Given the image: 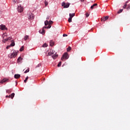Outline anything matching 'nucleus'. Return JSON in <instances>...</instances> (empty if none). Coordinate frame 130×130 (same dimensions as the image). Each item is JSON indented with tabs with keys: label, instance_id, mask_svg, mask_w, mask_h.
I'll return each mask as SVG.
<instances>
[{
	"label": "nucleus",
	"instance_id": "393cba45",
	"mask_svg": "<svg viewBox=\"0 0 130 130\" xmlns=\"http://www.w3.org/2000/svg\"><path fill=\"white\" fill-rule=\"evenodd\" d=\"M17 60L18 62H20L22 60V58L20 57H18Z\"/></svg>",
	"mask_w": 130,
	"mask_h": 130
},
{
	"label": "nucleus",
	"instance_id": "ea45409f",
	"mask_svg": "<svg viewBox=\"0 0 130 130\" xmlns=\"http://www.w3.org/2000/svg\"><path fill=\"white\" fill-rule=\"evenodd\" d=\"M6 98H11L10 95H6Z\"/></svg>",
	"mask_w": 130,
	"mask_h": 130
},
{
	"label": "nucleus",
	"instance_id": "20e7f679",
	"mask_svg": "<svg viewBox=\"0 0 130 130\" xmlns=\"http://www.w3.org/2000/svg\"><path fill=\"white\" fill-rule=\"evenodd\" d=\"M64 59H68V54L67 53H65V54H64V55H63V56L61 57V60L63 61L64 60Z\"/></svg>",
	"mask_w": 130,
	"mask_h": 130
},
{
	"label": "nucleus",
	"instance_id": "79ce46f5",
	"mask_svg": "<svg viewBox=\"0 0 130 130\" xmlns=\"http://www.w3.org/2000/svg\"><path fill=\"white\" fill-rule=\"evenodd\" d=\"M68 37V35L67 34L63 35V37Z\"/></svg>",
	"mask_w": 130,
	"mask_h": 130
},
{
	"label": "nucleus",
	"instance_id": "473e14b6",
	"mask_svg": "<svg viewBox=\"0 0 130 130\" xmlns=\"http://www.w3.org/2000/svg\"><path fill=\"white\" fill-rule=\"evenodd\" d=\"M126 9H127V10L130 9V5H127Z\"/></svg>",
	"mask_w": 130,
	"mask_h": 130
},
{
	"label": "nucleus",
	"instance_id": "423d86ee",
	"mask_svg": "<svg viewBox=\"0 0 130 130\" xmlns=\"http://www.w3.org/2000/svg\"><path fill=\"white\" fill-rule=\"evenodd\" d=\"M28 18L30 20H33V19H34V15L31 13H29V16H28Z\"/></svg>",
	"mask_w": 130,
	"mask_h": 130
},
{
	"label": "nucleus",
	"instance_id": "37998d69",
	"mask_svg": "<svg viewBox=\"0 0 130 130\" xmlns=\"http://www.w3.org/2000/svg\"><path fill=\"white\" fill-rule=\"evenodd\" d=\"M40 67H41V64H38V65L37 66V68Z\"/></svg>",
	"mask_w": 130,
	"mask_h": 130
},
{
	"label": "nucleus",
	"instance_id": "f257e3e1",
	"mask_svg": "<svg viewBox=\"0 0 130 130\" xmlns=\"http://www.w3.org/2000/svg\"><path fill=\"white\" fill-rule=\"evenodd\" d=\"M53 54H54V55L52 56V58H53V59H56L57 58V57H58V55L56 54V53H55V51H53L52 50H50V52H49V53L48 54L47 56H51ZM55 54H56V55H55Z\"/></svg>",
	"mask_w": 130,
	"mask_h": 130
},
{
	"label": "nucleus",
	"instance_id": "ddd939ff",
	"mask_svg": "<svg viewBox=\"0 0 130 130\" xmlns=\"http://www.w3.org/2000/svg\"><path fill=\"white\" fill-rule=\"evenodd\" d=\"M15 45V43H14V40H12V43L10 44V46L12 47H14Z\"/></svg>",
	"mask_w": 130,
	"mask_h": 130
},
{
	"label": "nucleus",
	"instance_id": "c756f323",
	"mask_svg": "<svg viewBox=\"0 0 130 130\" xmlns=\"http://www.w3.org/2000/svg\"><path fill=\"white\" fill-rule=\"evenodd\" d=\"M30 71L29 69H27L25 71H24V73H27Z\"/></svg>",
	"mask_w": 130,
	"mask_h": 130
},
{
	"label": "nucleus",
	"instance_id": "f03ea898",
	"mask_svg": "<svg viewBox=\"0 0 130 130\" xmlns=\"http://www.w3.org/2000/svg\"><path fill=\"white\" fill-rule=\"evenodd\" d=\"M17 53L18 51L14 50L13 53L8 55V57H9V58H14L16 57Z\"/></svg>",
	"mask_w": 130,
	"mask_h": 130
},
{
	"label": "nucleus",
	"instance_id": "f704fd0d",
	"mask_svg": "<svg viewBox=\"0 0 130 130\" xmlns=\"http://www.w3.org/2000/svg\"><path fill=\"white\" fill-rule=\"evenodd\" d=\"M5 39L8 40H12V37H8V38Z\"/></svg>",
	"mask_w": 130,
	"mask_h": 130
},
{
	"label": "nucleus",
	"instance_id": "f3484780",
	"mask_svg": "<svg viewBox=\"0 0 130 130\" xmlns=\"http://www.w3.org/2000/svg\"><path fill=\"white\" fill-rule=\"evenodd\" d=\"M96 6H98V4H94L93 5H92L91 7H90V9H93L94 8V7H95Z\"/></svg>",
	"mask_w": 130,
	"mask_h": 130
},
{
	"label": "nucleus",
	"instance_id": "c9c22d12",
	"mask_svg": "<svg viewBox=\"0 0 130 130\" xmlns=\"http://www.w3.org/2000/svg\"><path fill=\"white\" fill-rule=\"evenodd\" d=\"M127 6V5L125 4V5L123 6V9H125L127 8L126 7Z\"/></svg>",
	"mask_w": 130,
	"mask_h": 130
},
{
	"label": "nucleus",
	"instance_id": "7c9ffc66",
	"mask_svg": "<svg viewBox=\"0 0 130 130\" xmlns=\"http://www.w3.org/2000/svg\"><path fill=\"white\" fill-rule=\"evenodd\" d=\"M28 76H27L26 78H25V80H24V83H26L27 80H28Z\"/></svg>",
	"mask_w": 130,
	"mask_h": 130
},
{
	"label": "nucleus",
	"instance_id": "b1692460",
	"mask_svg": "<svg viewBox=\"0 0 130 130\" xmlns=\"http://www.w3.org/2000/svg\"><path fill=\"white\" fill-rule=\"evenodd\" d=\"M71 49L72 48H71V47H68V48H67V52L70 51Z\"/></svg>",
	"mask_w": 130,
	"mask_h": 130
},
{
	"label": "nucleus",
	"instance_id": "cd10ccee",
	"mask_svg": "<svg viewBox=\"0 0 130 130\" xmlns=\"http://www.w3.org/2000/svg\"><path fill=\"white\" fill-rule=\"evenodd\" d=\"M73 18H69V19H68V22H69V23H71V22H72V19Z\"/></svg>",
	"mask_w": 130,
	"mask_h": 130
},
{
	"label": "nucleus",
	"instance_id": "72a5a7b5",
	"mask_svg": "<svg viewBox=\"0 0 130 130\" xmlns=\"http://www.w3.org/2000/svg\"><path fill=\"white\" fill-rule=\"evenodd\" d=\"M101 20L102 21H106L107 19L102 18Z\"/></svg>",
	"mask_w": 130,
	"mask_h": 130
},
{
	"label": "nucleus",
	"instance_id": "6e6552de",
	"mask_svg": "<svg viewBox=\"0 0 130 130\" xmlns=\"http://www.w3.org/2000/svg\"><path fill=\"white\" fill-rule=\"evenodd\" d=\"M8 79H6V78L3 79H2V81H1L0 83L3 84L4 83H6V82L8 81Z\"/></svg>",
	"mask_w": 130,
	"mask_h": 130
},
{
	"label": "nucleus",
	"instance_id": "0eeeda50",
	"mask_svg": "<svg viewBox=\"0 0 130 130\" xmlns=\"http://www.w3.org/2000/svg\"><path fill=\"white\" fill-rule=\"evenodd\" d=\"M18 12L19 13H21L23 12V8L21 6H18Z\"/></svg>",
	"mask_w": 130,
	"mask_h": 130
},
{
	"label": "nucleus",
	"instance_id": "5701e85b",
	"mask_svg": "<svg viewBox=\"0 0 130 130\" xmlns=\"http://www.w3.org/2000/svg\"><path fill=\"white\" fill-rule=\"evenodd\" d=\"M28 38H29L28 36H25V37H24V41L26 40L27 39H28Z\"/></svg>",
	"mask_w": 130,
	"mask_h": 130
},
{
	"label": "nucleus",
	"instance_id": "9b49d317",
	"mask_svg": "<svg viewBox=\"0 0 130 130\" xmlns=\"http://www.w3.org/2000/svg\"><path fill=\"white\" fill-rule=\"evenodd\" d=\"M13 4H19L20 2L19 0H13Z\"/></svg>",
	"mask_w": 130,
	"mask_h": 130
},
{
	"label": "nucleus",
	"instance_id": "4468645a",
	"mask_svg": "<svg viewBox=\"0 0 130 130\" xmlns=\"http://www.w3.org/2000/svg\"><path fill=\"white\" fill-rule=\"evenodd\" d=\"M39 33L44 35V33H45V32H44V29L43 28V29H42V30H39Z\"/></svg>",
	"mask_w": 130,
	"mask_h": 130
},
{
	"label": "nucleus",
	"instance_id": "58836bf2",
	"mask_svg": "<svg viewBox=\"0 0 130 130\" xmlns=\"http://www.w3.org/2000/svg\"><path fill=\"white\" fill-rule=\"evenodd\" d=\"M85 16H86V17H89V15L88 13H87L86 14H85Z\"/></svg>",
	"mask_w": 130,
	"mask_h": 130
},
{
	"label": "nucleus",
	"instance_id": "a211bd4d",
	"mask_svg": "<svg viewBox=\"0 0 130 130\" xmlns=\"http://www.w3.org/2000/svg\"><path fill=\"white\" fill-rule=\"evenodd\" d=\"M44 24H45V26L49 25V21L46 20L45 22H44Z\"/></svg>",
	"mask_w": 130,
	"mask_h": 130
},
{
	"label": "nucleus",
	"instance_id": "aec40b11",
	"mask_svg": "<svg viewBox=\"0 0 130 130\" xmlns=\"http://www.w3.org/2000/svg\"><path fill=\"white\" fill-rule=\"evenodd\" d=\"M6 92L8 94H10L11 92H12V89H8V90H7Z\"/></svg>",
	"mask_w": 130,
	"mask_h": 130
},
{
	"label": "nucleus",
	"instance_id": "a19ab883",
	"mask_svg": "<svg viewBox=\"0 0 130 130\" xmlns=\"http://www.w3.org/2000/svg\"><path fill=\"white\" fill-rule=\"evenodd\" d=\"M11 46L10 45L7 46L6 48L7 49H8V48H10Z\"/></svg>",
	"mask_w": 130,
	"mask_h": 130
},
{
	"label": "nucleus",
	"instance_id": "dca6fc26",
	"mask_svg": "<svg viewBox=\"0 0 130 130\" xmlns=\"http://www.w3.org/2000/svg\"><path fill=\"white\" fill-rule=\"evenodd\" d=\"M49 44H50V46H54V42L52 40H51L50 42H49Z\"/></svg>",
	"mask_w": 130,
	"mask_h": 130
},
{
	"label": "nucleus",
	"instance_id": "a18cd8bd",
	"mask_svg": "<svg viewBox=\"0 0 130 130\" xmlns=\"http://www.w3.org/2000/svg\"><path fill=\"white\" fill-rule=\"evenodd\" d=\"M128 3V1H126V2H125V5L127 4Z\"/></svg>",
	"mask_w": 130,
	"mask_h": 130
},
{
	"label": "nucleus",
	"instance_id": "39448f33",
	"mask_svg": "<svg viewBox=\"0 0 130 130\" xmlns=\"http://www.w3.org/2000/svg\"><path fill=\"white\" fill-rule=\"evenodd\" d=\"M0 29L2 30H8V28H7L6 27V25H5L4 24H2L0 25Z\"/></svg>",
	"mask_w": 130,
	"mask_h": 130
},
{
	"label": "nucleus",
	"instance_id": "a878e982",
	"mask_svg": "<svg viewBox=\"0 0 130 130\" xmlns=\"http://www.w3.org/2000/svg\"><path fill=\"white\" fill-rule=\"evenodd\" d=\"M102 18L106 19V20H108V19H109V16H105V17H103Z\"/></svg>",
	"mask_w": 130,
	"mask_h": 130
},
{
	"label": "nucleus",
	"instance_id": "2eb2a0df",
	"mask_svg": "<svg viewBox=\"0 0 130 130\" xmlns=\"http://www.w3.org/2000/svg\"><path fill=\"white\" fill-rule=\"evenodd\" d=\"M7 33H4L3 35H2V39H4L6 37H7Z\"/></svg>",
	"mask_w": 130,
	"mask_h": 130
},
{
	"label": "nucleus",
	"instance_id": "f8f14e48",
	"mask_svg": "<svg viewBox=\"0 0 130 130\" xmlns=\"http://www.w3.org/2000/svg\"><path fill=\"white\" fill-rule=\"evenodd\" d=\"M15 95V94L14 93H13L11 94V95H9V96H10L11 99H13Z\"/></svg>",
	"mask_w": 130,
	"mask_h": 130
},
{
	"label": "nucleus",
	"instance_id": "6ab92c4d",
	"mask_svg": "<svg viewBox=\"0 0 130 130\" xmlns=\"http://www.w3.org/2000/svg\"><path fill=\"white\" fill-rule=\"evenodd\" d=\"M51 28V25L50 24H49V26H44L43 27V28H48V29H49Z\"/></svg>",
	"mask_w": 130,
	"mask_h": 130
},
{
	"label": "nucleus",
	"instance_id": "4be33fe9",
	"mask_svg": "<svg viewBox=\"0 0 130 130\" xmlns=\"http://www.w3.org/2000/svg\"><path fill=\"white\" fill-rule=\"evenodd\" d=\"M48 46V45L46 44V43H44V44H43V48H46V47H47Z\"/></svg>",
	"mask_w": 130,
	"mask_h": 130
},
{
	"label": "nucleus",
	"instance_id": "2f4dec72",
	"mask_svg": "<svg viewBox=\"0 0 130 130\" xmlns=\"http://www.w3.org/2000/svg\"><path fill=\"white\" fill-rule=\"evenodd\" d=\"M8 41V40L4 39V40H2V42L5 43Z\"/></svg>",
	"mask_w": 130,
	"mask_h": 130
},
{
	"label": "nucleus",
	"instance_id": "c85d7f7f",
	"mask_svg": "<svg viewBox=\"0 0 130 130\" xmlns=\"http://www.w3.org/2000/svg\"><path fill=\"white\" fill-rule=\"evenodd\" d=\"M123 11V9H120L118 11V14H120V13H122Z\"/></svg>",
	"mask_w": 130,
	"mask_h": 130
},
{
	"label": "nucleus",
	"instance_id": "e433bc0d",
	"mask_svg": "<svg viewBox=\"0 0 130 130\" xmlns=\"http://www.w3.org/2000/svg\"><path fill=\"white\" fill-rule=\"evenodd\" d=\"M53 24V21H52L51 20L49 21V25H51Z\"/></svg>",
	"mask_w": 130,
	"mask_h": 130
},
{
	"label": "nucleus",
	"instance_id": "49530a36",
	"mask_svg": "<svg viewBox=\"0 0 130 130\" xmlns=\"http://www.w3.org/2000/svg\"><path fill=\"white\" fill-rule=\"evenodd\" d=\"M84 0H81V2H84Z\"/></svg>",
	"mask_w": 130,
	"mask_h": 130
},
{
	"label": "nucleus",
	"instance_id": "9d476101",
	"mask_svg": "<svg viewBox=\"0 0 130 130\" xmlns=\"http://www.w3.org/2000/svg\"><path fill=\"white\" fill-rule=\"evenodd\" d=\"M75 16V13L69 14V16L70 17H69V18H73Z\"/></svg>",
	"mask_w": 130,
	"mask_h": 130
},
{
	"label": "nucleus",
	"instance_id": "412c9836",
	"mask_svg": "<svg viewBox=\"0 0 130 130\" xmlns=\"http://www.w3.org/2000/svg\"><path fill=\"white\" fill-rule=\"evenodd\" d=\"M24 46H22L21 48H20V49H19V51L21 52L23 51L24 50Z\"/></svg>",
	"mask_w": 130,
	"mask_h": 130
},
{
	"label": "nucleus",
	"instance_id": "1a4fd4ad",
	"mask_svg": "<svg viewBox=\"0 0 130 130\" xmlns=\"http://www.w3.org/2000/svg\"><path fill=\"white\" fill-rule=\"evenodd\" d=\"M20 77V75L19 74H15L14 75V78L19 79Z\"/></svg>",
	"mask_w": 130,
	"mask_h": 130
},
{
	"label": "nucleus",
	"instance_id": "c03bdc74",
	"mask_svg": "<svg viewBox=\"0 0 130 130\" xmlns=\"http://www.w3.org/2000/svg\"><path fill=\"white\" fill-rule=\"evenodd\" d=\"M47 20H49V17H47Z\"/></svg>",
	"mask_w": 130,
	"mask_h": 130
},
{
	"label": "nucleus",
	"instance_id": "7ed1b4c3",
	"mask_svg": "<svg viewBox=\"0 0 130 130\" xmlns=\"http://www.w3.org/2000/svg\"><path fill=\"white\" fill-rule=\"evenodd\" d=\"M69 6H70V4L69 3H65V2L62 3L61 6L64 7V8H68L69 7Z\"/></svg>",
	"mask_w": 130,
	"mask_h": 130
},
{
	"label": "nucleus",
	"instance_id": "bb28decb",
	"mask_svg": "<svg viewBox=\"0 0 130 130\" xmlns=\"http://www.w3.org/2000/svg\"><path fill=\"white\" fill-rule=\"evenodd\" d=\"M44 4H45V6L46 7L47 6H48V5L49 4V3H48V2H47L46 1H44Z\"/></svg>",
	"mask_w": 130,
	"mask_h": 130
},
{
	"label": "nucleus",
	"instance_id": "4c0bfd02",
	"mask_svg": "<svg viewBox=\"0 0 130 130\" xmlns=\"http://www.w3.org/2000/svg\"><path fill=\"white\" fill-rule=\"evenodd\" d=\"M61 66V62H59V63L58 64L57 67H60Z\"/></svg>",
	"mask_w": 130,
	"mask_h": 130
}]
</instances>
